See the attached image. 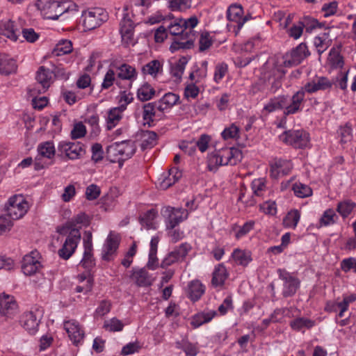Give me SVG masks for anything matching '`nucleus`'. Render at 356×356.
Returning <instances> with one entry per match:
<instances>
[{
  "label": "nucleus",
  "mask_w": 356,
  "mask_h": 356,
  "mask_svg": "<svg viewBox=\"0 0 356 356\" xmlns=\"http://www.w3.org/2000/svg\"><path fill=\"white\" fill-rule=\"evenodd\" d=\"M40 257L38 251H32L26 254L22 260V270L24 275L31 276L40 270L42 267Z\"/></svg>",
  "instance_id": "6ab92c4d"
},
{
  "label": "nucleus",
  "mask_w": 356,
  "mask_h": 356,
  "mask_svg": "<svg viewBox=\"0 0 356 356\" xmlns=\"http://www.w3.org/2000/svg\"><path fill=\"white\" fill-rule=\"evenodd\" d=\"M120 238L118 234L110 232L106 238L102 250V259L104 261H111L117 252Z\"/></svg>",
  "instance_id": "f3484780"
},
{
  "label": "nucleus",
  "mask_w": 356,
  "mask_h": 356,
  "mask_svg": "<svg viewBox=\"0 0 356 356\" xmlns=\"http://www.w3.org/2000/svg\"><path fill=\"white\" fill-rule=\"evenodd\" d=\"M356 209V203L350 200L339 202L337 206V211L343 218H348Z\"/></svg>",
  "instance_id": "c03bdc74"
},
{
  "label": "nucleus",
  "mask_w": 356,
  "mask_h": 356,
  "mask_svg": "<svg viewBox=\"0 0 356 356\" xmlns=\"http://www.w3.org/2000/svg\"><path fill=\"white\" fill-rule=\"evenodd\" d=\"M338 217L335 213V211L332 209H326L321 217L319 219L318 227H327L334 225Z\"/></svg>",
  "instance_id": "09e8293b"
},
{
  "label": "nucleus",
  "mask_w": 356,
  "mask_h": 356,
  "mask_svg": "<svg viewBox=\"0 0 356 356\" xmlns=\"http://www.w3.org/2000/svg\"><path fill=\"white\" fill-rule=\"evenodd\" d=\"M158 217L157 211L152 209L140 216V222L147 229H156L159 227Z\"/></svg>",
  "instance_id": "473e14b6"
},
{
  "label": "nucleus",
  "mask_w": 356,
  "mask_h": 356,
  "mask_svg": "<svg viewBox=\"0 0 356 356\" xmlns=\"http://www.w3.org/2000/svg\"><path fill=\"white\" fill-rule=\"evenodd\" d=\"M134 29V23L132 20V14L128 13L127 9L125 8L123 10L122 18L120 23V33L122 42L126 46L134 45L135 43Z\"/></svg>",
  "instance_id": "1a4fd4ad"
},
{
  "label": "nucleus",
  "mask_w": 356,
  "mask_h": 356,
  "mask_svg": "<svg viewBox=\"0 0 356 356\" xmlns=\"http://www.w3.org/2000/svg\"><path fill=\"white\" fill-rule=\"evenodd\" d=\"M136 145L131 140H123L114 143L107 147L108 159L112 163H118L122 165L123 162L130 159L136 152Z\"/></svg>",
  "instance_id": "7ed1b4c3"
},
{
  "label": "nucleus",
  "mask_w": 356,
  "mask_h": 356,
  "mask_svg": "<svg viewBox=\"0 0 356 356\" xmlns=\"http://www.w3.org/2000/svg\"><path fill=\"white\" fill-rule=\"evenodd\" d=\"M155 90L152 86L147 83L143 84L137 91V96L141 101H147L153 97Z\"/></svg>",
  "instance_id": "4d7b16f0"
},
{
  "label": "nucleus",
  "mask_w": 356,
  "mask_h": 356,
  "mask_svg": "<svg viewBox=\"0 0 356 356\" xmlns=\"http://www.w3.org/2000/svg\"><path fill=\"white\" fill-rule=\"evenodd\" d=\"M241 129L236 124H231L225 127L221 133V136L225 140H234L240 144Z\"/></svg>",
  "instance_id": "37998d69"
},
{
  "label": "nucleus",
  "mask_w": 356,
  "mask_h": 356,
  "mask_svg": "<svg viewBox=\"0 0 356 356\" xmlns=\"http://www.w3.org/2000/svg\"><path fill=\"white\" fill-rule=\"evenodd\" d=\"M309 55L307 46L300 43L283 56V63L286 67L298 65Z\"/></svg>",
  "instance_id": "9b49d317"
},
{
  "label": "nucleus",
  "mask_w": 356,
  "mask_h": 356,
  "mask_svg": "<svg viewBox=\"0 0 356 356\" xmlns=\"http://www.w3.org/2000/svg\"><path fill=\"white\" fill-rule=\"evenodd\" d=\"M232 257L236 264L243 266H247L252 261L250 252L241 249H235L232 254Z\"/></svg>",
  "instance_id": "a18cd8bd"
},
{
  "label": "nucleus",
  "mask_w": 356,
  "mask_h": 356,
  "mask_svg": "<svg viewBox=\"0 0 356 356\" xmlns=\"http://www.w3.org/2000/svg\"><path fill=\"white\" fill-rule=\"evenodd\" d=\"M124 325L117 318H112L104 323V327L110 332H120L123 330Z\"/></svg>",
  "instance_id": "0e129e2a"
},
{
  "label": "nucleus",
  "mask_w": 356,
  "mask_h": 356,
  "mask_svg": "<svg viewBox=\"0 0 356 356\" xmlns=\"http://www.w3.org/2000/svg\"><path fill=\"white\" fill-rule=\"evenodd\" d=\"M163 60H152L142 67V74L144 76H149L152 79H156L163 74Z\"/></svg>",
  "instance_id": "bb28decb"
},
{
  "label": "nucleus",
  "mask_w": 356,
  "mask_h": 356,
  "mask_svg": "<svg viewBox=\"0 0 356 356\" xmlns=\"http://www.w3.org/2000/svg\"><path fill=\"white\" fill-rule=\"evenodd\" d=\"M251 188L254 195L258 197L263 196L266 191V180L263 178L254 179L251 184Z\"/></svg>",
  "instance_id": "052dcab7"
},
{
  "label": "nucleus",
  "mask_w": 356,
  "mask_h": 356,
  "mask_svg": "<svg viewBox=\"0 0 356 356\" xmlns=\"http://www.w3.org/2000/svg\"><path fill=\"white\" fill-rule=\"evenodd\" d=\"M131 279L139 286L151 285L152 279L145 268H133Z\"/></svg>",
  "instance_id": "72a5a7b5"
},
{
  "label": "nucleus",
  "mask_w": 356,
  "mask_h": 356,
  "mask_svg": "<svg viewBox=\"0 0 356 356\" xmlns=\"http://www.w3.org/2000/svg\"><path fill=\"white\" fill-rule=\"evenodd\" d=\"M242 159V154L236 148L225 147L215 150L208 155L207 167L210 171H216L222 165L237 164Z\"/></svg>",
  "instance_id": "f03ea898"
},
{
  "label": "nucleus",
  "mask_w": 356,
  "mask_h": 356,
  "mask_svg": "<svg viewBox=\"0 0 356 356\" xmlns=\"http://www.w3.org/2000/svg\"><path fill=\"white\" fill-rule=\"evenodd\" d=\"M338 9V3L336 1H333L328 3H325L322 6L321 13L324 17H329L334 15Z\"/></svg>",
  "instance_id": "774afa93"
},
{
  "label": "nucleus",
  "mask_w": 356,
  "mask_h": 356,
  "mask_svg": "<svg viewBox=\"0 0 356 356\" xmlns=\"http://www.w3.org/2000/svg\"><path fill=\"white\" fill-rule=\"evenodd\" d=\"M17 312V305L13 296L3 295L0 296V313L6 316L11 317Z\"/></svg>",
  "instance_id": "c756f323"
},
{
  "label": "nucleus",
  "mask_w": 356,
  "mask_h": 356,
  "mask_svg": "<svg viewBox=\"0 0 356 356\" xmlns=\"http://www.w3.org/2000/svg\"><path fill=\"white\" fill-rule=\"evenodd\" d=\"M284 101L285 96H277L272 98L265 104L264 110L267 113H272L280 109L284 111Z\"/></svg>",
  "instance_id": "de8ad7c7"
},
{
  "label": "nucleus",
  "mask_w": 356,
  "mask_h": 356,
  "mask_svg": "<svg viewBox=\"0 0 356 356\" xmlns=\"http://www.w3.org/2000/svg\"><path fill=\"white\" fill-rule=\"evenodd\" d=\"M116 81V72L114 65H111L104 74L103 81L102 83V89H108Z\"/></svg>",
  "instance_id": "bf43d9fd"
},
{
  "label": "nucleus",
  "mask_w": 356,
  "mask_h": 356,
  "mask_svg": "<svg viewBox=\"0 0 356 356\" xmlns=\"http://www.w3.org/2000/svg\"><path fill=\"white\" fill-rule=\"evenodd\" d=\"M0 35H4L13 41H16L20 35V31L13 21L6 18L0 21Z\"/></svg>",
  "instance_id": "a878e982"
},
{
  "label": "nucleus",
  "mask_w": 356,
  "mask_h": 356,
  "mask_svg": "<svg viewBox=\"0 0 356 356\" xmlns=\"http://www.w3.org/2000/svg\"><path fill=\"white\" fill-rule=\"evenodd\" d=\"M205 292V286L197 280H192L188 285V295L189 298L195 302L198 300Z\"/></svg>",
  "instance_id": "58836bf2"
},
{
  "label": "nucleus",
  "mask_w": 356,
  "mask_h": 356,
  "mask_svg": "<svg viewBox=\"0 0 356 356\" xmlns=\"http://www.w3.org/2000/svg\"><path fill=\"white\" fill-rule=\"evenodd\" d=\"M270 166V176L275 179L288 175L293 168V165L290 161L281 159L272 161Z\"/></svg>",
  "instance_id": "393cba45"
},
{
  "label": "nucleus",
  "mask_w": 356,
  "mask_h": 356,
  "mask_svg": "<svg viewBox=\"0 0 356 356\" xmlns=\"http://www.w3.org/2000/svg\"><path fill=\"white\" fill-rule=\"evenodd\" d=\"M334 83V80L325 76H316L302 87L305 92L314 93L318 90H330Z\"/></svg>",
  "instance_id": "412c9836"
},
{
  "label": "nucleus",
  "mask_w": 356,
  "mask_h": 356,
  "mask_svg": "<svg viewBox=\"0 0 356 356\" xmlns=\"http://www.w3.org/2000/svg\"><path fill=\"white\" fill-rule=\"evenodd\" d=\"M72 50V43L70 40H61L54 48L52 55L54 56H60L71 53Z\"/></svg>",
  "instance_id": "49530a36"
},
{
  "label": "nucleus",
  "mask_w": 356,
  "mask_h": 356,
  "mask_svg": "<svg viewBox=\"0 0 356 356\" xmlns=\"http://www.w3.org/2000/svg\"><path fill=\"white\" fill-rule=\"evenodd\" d=\"M29 202L22 195L11 196L6 204L7 215L13 220L23 218L29 209Z\"/></svg>",
  "instance_id": "20e7f679"
},
{
  "label": "nucleus",
  "mask_w": 356,
  "mask_h": 356,
  "mask_svg": "<svg viewBox=\"0 0 356 356\" xmlns=\"http://www.w3.org/2000/svg\"><path fill=\"white\" fill-rule=\"evenodd\" d=\"M85 122L90 127V136L96 138L101 132L99 126V118L96 113L92 114L86 118Z\"/></svg>",
  "instance_id": "8fccbe9b"
},
{
  "label": "nucleus",
  "mask_w": 356,
  "mask_h": 356,
  "mask_svg": "<svg viewBox=\"0 0 356 356\" xmlns=\"http://www.w3.org/2000/svg\"><path fill=\"white\" fill-rule=\"evenodd\" d=\"M229 273L225 266L220 264L215 267L211 280L212 285L217 287H222L227 279Z\"/></svg>",
  "instance_id": "4c0bfd02"
},
{
  "label": "nucleus",
  "mask_w": 356,
  "mask_h": 356,
  "mask_svg": "<svg viewBox=\"0 0 356 356\" xmlns=\"http://www.w3.org/2000/svg\"><path fill=\"white\" fill-rule=\"evenodd\" d=\"M18 65L17 60L13 57L6 54H0V74L3 76L15 74Z\"/></svg>",
  "instance_id": "cd10ccee"
},
{
  "label": "nucleus",
  "mask_w": 356,
  "mask_h": 356,
  "mask_svg": "<svg viewBox=\"0 0 356 356\" xmlns=\"http://www.w3.org/2000/svg\"><path fill=\"white\" fill-rule=\"evenodd\" d=\"M228 72V65L225 63H219L216 65L213 81L216 83H219L225 77Z\"/></svg>",
  "instance_id": "69168bd1"
},
{
  "label": "nucleus",
  "mask_w": 356,
  "mask_h": 356,
  "mask_svg": "<svg viewBox=\"0 0 356 356\" xmlns=\"http://www.w3.org/2000/svg\"><path fill=\"white\" fill-rule=\"evenodd\" d=\"M125 106L122 105L109 108L105 115V127L106 129L111 130L119 124L123 118Z\"/></svg>",
  "instance_id": "b1692460"
},
{
  "label": "nucleus",
  "mask_w": 356,
  "mask_h": 356,
  "mask_svg": "<svg viewBox=\"0 0 356 356\" xmlns=\"http://www.w3.org/2000/svg\"><path fill=\"white\" fill-rule=\"evenodd\" d=\"M179 101V96L173 92L165 93L156 102V107L160 111H168Z\"/></svg>",
  "instance_id": "7c9ffc66"
},
{
  "label": "nucleus",
  "mask_w": 356,
  "mask_h": 356,
  "mask_svg": "<svg viewBox=\"0 0 356 356\" xmlns=\"http://www.w3.org/2000/svg\"><path fill=\"white\" fill-rule=\"evenodd\" d=\"M30 97H32V104L35 108L42 109L48 103V99L46 97H37V94L39 93L38 89L36 88H30L29 90Z\"/></svg>",
  "instance_id": "5fc2aeb1"
},
{
  "label": "nucleus",
  "mask_w": 356,
  "mask_h": 356,
  "mask_svg": "<svg viewBox=\"0 0 356 356\" xmlns=\"http://www.w3.org/2000/svg\"><path fill=\"white\" fill-rule=\"evenodd\" d=\"M108 15L100 8L86 10L82 14L83 26L85 30H92L107 20Z\"/></svg>",
  "instance_id": "6e6552de"
},
{
  "label": "nucleus",
  "mask_w": 356,
  "mask_h": 356,
  "mask_svg": "<svg viewBox=\"0 0 356 356\" xmlns=\"http://www.w3.org/2000/svg\"><path fill=\"white\" fill-rule=\"evenodd\" d=\"M277 273L280 279L283 282V296L284 297L293 296L300 287L299 279L286 270L279 269Z\"/></svg>",
  "instance_id": "f8f14e48"
},
{
  "label": "nucleus",
  "mask_w": 356,
  "mask_h": 356,
  "mask_svg": "<svg viewBox=\"0 0 356 356\" xmlns=\"http://www.w3.org/2000/svg\"><path fill=\"white\" fill-rule=\"evenodd\" d=\"M42 314L39 309L24 313L20 319L21 325L30 334H35L39 327Z\"/></svg>",
  "instance_id": "4468645a"
},
{
  "label": "nucleus",
  "mask_w": 356,
  "mask_h": 356,
  "mask_svg": "<svg viewBox=\"0 0 356 356\" xmlns=\"http://www.w3.org/2000/svg\"><path fill=\"white\" fill-rule=\"evenodd\" d=\"M227 17L229 22L236 24L238 29H241L250 18L248 15H244L243 7L239 4H233L228 8Z\"/></svg>",
  "instance_id": "4be33fe9"
},
{
  "label": "nucleus",
  "mask_w": 356,
  "mask_h": 356,
  "mask_svg": "<svg viewBox=\"0 0 356 356\" xmlns=\"http://www.w3.org/2000/svg\"><path fill=\"white\" fill-rule=\"evenodd\" d=\"M305 96V92L302 88L296 92L290 98L285 96L284 115H289L301 111Z\"/></svg>",
  "instance_id": "2eb2a0df"
},
{
  "label": "nucleus",
  "mask_w": 356,
  "mask_h": 356,
  "mask_svg": "<svg viewBox=\"0 0 356 356\" xmlns=\"http://www.w3.org/2000/svg\"><path fill=\"white\" fill-rule=\"evenodd\" d=\"M176 346L177 348L183 350L187 356H195L199 351L196 344L188 342V341L177 342Z\"/></svg>",
  "instance_id": "13d9d810"
},
{
  "label": "nucleus",
  "mask_w": 356,
  "mask_h": 356,
  "mask_svg": "<svg viewBox=\"0 0 356 356\" xmlns=\"http://www.w3.org/2000/svg\"><path fill=\"white\" fill-rule=\"evenodd\" d=\"M78 285L75 291L77 293H87L92 289L93 279L89 273H83L77 276Z\"/></svg>",
  "instance_id": "ea45409f"
},
{
  "label": "nucleus",
  "mask_w": 356,
  "mask_h": 356,
  "mask_svg": "<svg viewBox=\"0 0 356 356\" xmlns=\"http://www.w3.org/2000/svg\"><path fill=\"white\" fill-rule=\"evenodd\" d=\"M280 139L286 145L296 149H304L309 145V133L303 129H291L284 131L280 136Z\"/></svg>",
  "instance_id": "423d86ee"
},
{
  "label": "nucleus",
  "mask_w": 356,
  "mask_h": 356,
  "mask_svg": "<svg viewBox=\"0 0 356 356\" xmlns=\"http://www.w3.org/2000/svg\"><path fill=\"white\" fill-rule=\"evenodd\" d=\"M197 84L195 82H192L186 86L184 93L185 98L187 99H195L198 96L200 88Z\"/></svg>",
  "instance_id": "338daca9"
},
{
  "label": "nucleus",
  "mask_w": 356,
  "mask_h": 356,
  "mask_svg": "<svg viewBox=\"0 0 356 356\" xmlns=\"http://www.w3.org/2000/svg\"><path fill=\"white\" fill-rule=\"evenodd\" d=\"M62 248L58 250L59 257L63 259H68L75 252L77 245L81 240L80 232L73 230L69 232Z\"/></svg>",
  "instance_id": "ddd939ff"
},
{
  "label": "nucleus",
  "mask_w": 356,
  "mask_h": 356,
  "mask_svg": "<svg viewBox=\"0 0 356 356\" xmlns=\"http://www.w3.org/2000/svg\"><path fill=\"white\" fill-rule=\"evenodd\" d=\"M90 218L89 216L83 212H80L72 217L64 225L57 227V232L62 235H66L69 232L77 230L90 225Z\"/></svg>",
  "instance_id": "9d476101"
},
{
  "label": "nucleus",
  "mask_w": 356,
  "mask_h": 356,
  "mask_svg": "<svg viewBox=\"0 0 356 356\" xmlns=\"http://www.w3.org/2000/svg\"><path fill=\"white\" fill-rule=\"evenodd\" d=\"M53 72L44 66L39 67L36 72L35 79L38 84L33 88L38 89L40 93L44 92L49 88L53 81Z\"/></svg>",
  "instance_id": "5701e85b"
},
{
  "label": "nucleus",
  "mask_w": 356,
  "mask_h": 356,
  "mask_svg": "<svg viewBox=\"0 0 356 356\" xmlns=\"http://www.w3.org/2000/svg\"><path fill=\"white\" fill-rule=\"evenodd\" d=\"M290 325L293 330L299 331L303 328L312 327L314 325V321L306 318H298L291 321Z\"/></svg>",
  "instance_id": "680f3d73"
},
{
  "label": "nucleus",
  "mask_w": 356,
  "mask_h": 356,
  "mask_svg": "<svg viewBox=\"0 0 356 356\" xmlns=\"http://www.w3.org/2000/svg\"><path fill=\"white\" fill-rule=\"evenodd\" d=\"M56 149L53 142L45 141L38 144L37 147V155L34 159V168L40 170L48 167L54 158Z\"/></svg>",
  "instance_id": "39448f33"
},
{
  "label": "nucleus",
  "mask_w": 356,
  "mask_h": 356,
  "mask_svg": "<svg viewBox=\"0 0 356 356\" xmlns=\"http://www.w3.org/2000/svg\"><path fill=\"white\" fill-rule=\"evenodd\" d=\"M217 315L214 310L197 313L191 318L190 323L193 328H197L203 324L209 323Z\"/></svg>",
  "instance_id": "f704fd0d"
},
{
  "label": "nucleus",
  "mask_w": 356,
  "mask_h": 356,
  "mask_svg": "<svg viewBox=\"0 0 356 356\" xmlns=\"http://www.w3.org/2000/svg\"><path fill=\"white\" fill-rule=\"evenodd\" d=\"M63 328L73 344L77 346L83 341L84 331L79 322L75 320L65 321Z\"/></svg>",
  "instance_id": "aec40b11"
},
{
  "label": "nucleus",
  "mask_w": 356,
  "mask_h": 356,
  "mask_svg": "<svg viewBox=\"0 0 356 356\" xmlns=\"http://www.w3.org/2000/svg\"><path fill=\"white\" fill-rule=\"evenodd\" d=\"M188 63V58L186 56H181L174 63L171 64L170 73L175 81L179 82L181 80Z\"/></svg>",
  "instance_id": "c9c22d12"
},
{
  "label": "nucleus",
  "mask_w": 356,
  "mask_h": 356,
  "mask_svg": "<svg viewBox=\"0 0 356 356\" xmlns=\"http://www.w3.org/2000/svg\"><path fill=\"white\" fill-rule=\"evenodd\" d=\"M115 70L118 75V77L122 80H127L130 82H133L137 79L138 73L134 67L128 64L124 63L120 66H115Z\"/></svg>",
  "instance_id": "2f4dec72"
},
{
  "label": "nucleus",
  "mask_w": 356,
  "mask_h": 356,
  "mask_svg": "<svg viewBox=\"0 0 356 356\" xmlns=\"http://www.w3.org/2000/svg\"><path fill=\"white\" fill-rule=\"evenodd\" d=\"M300 213L297 209L288 212L283 220V225L285 227L295 229L300 220Z\"/></svg>",
  "instance_id": "603ef678"
},
{
  "label": "nucleus",
  "mask_w": 356,
  "mask_h": 356,
  "mask_svg": "<svg viewBox=\"0 0 356 356\" xmlns=\"http://www.w3.org/2000/svg\"><path fill=\"white\" fill-rule=\"evenodd\" d=\"M181 176V172L177 168H171L167 173H163L159 178V188L162 190H166L177 182Z\"/></svg>",
  "instance_id": "c85d7f7f"
},
{
  "label": "nucleus",
  "mask_w": 356,
  "mask_h": 356,
  "mask_svg": "<svg viewBox=\"0 0 356 356\" xmlns=\"http://www.w3.org/2000/svg\"><path fill=\"white\" fill-rule=\"evenodd\" d=\"M191 246L187 243H181L169 252L162 261L161 267L166 268L177 262L182 261L191 250Z\"/></svg>",
  "instance_id": "a211bd4d"
},
{
  "label": "nucleus",
  "mask_w": 356,
  "mask_h": 356,
  "mask_svg": "<svg viewBox=\"0 0 356 356\" xmlns=\"http://www.w3.org/2000/svg\"><path fill=\"white\" fill-rule=\"evenodd\" d=\"M208 72V62L203 60L200 63V66L193 71L190 75V79L195 82V83L200 84L207 77Z\"/></svg>",
  "instance_id": "79ce46f5"
},
{
  "label": "nucleus",
  "mask_w": 356,
  "mask_h": 356,
  "mask_svg": "<svg viewBox=\"0 0 356 356\" xmlns=\"http://www.w3.org/2000/svg\"><path fill=\"white\" fill-rule=\"evenodd\" d=\"M264 77L268 76V83H263L261 81L253 86L252 90L255 93L258 91L268 90L275 93L282 86V79L285 72L282 65H278L277 58L272 57L268 59L261 68Z\"/></svg>",
  "instance_id": "f257e3e1"
},
{
  "label": "nucleus",
  "mask_w": 356,
  "mask_h": 356,
  "mask_svg": "<svg viewBox=\"0 0 356 356\" xmlns=\"http://www.w3.org/2000/svg\"><path fill=\"white\" fill-rule=\"evenodd\" d=\"M157 143V135L155 132L147 131L143 133L141 137V148L149 149L156 145Z\"/></svg>",
  "instance_id": "864d4df0"
},
{
  "label": "nucleus",
  "mask_w": 356,
  "mask_h": 356,
  "mask_svg": "<svg viewBox=\"0 0 356 356\" xmlns=\"http://www.w3.org/2000/svg\"><path fill=\"white\" fill-rule=\"evenodd\" d=\"M293 191L296 196L300 198L310 197L312 195V189L307 184L296 182L293 185Z\"/></svg>",
  "instance_id": "6e6d98bb"
},
{
  "label": "nucleus",
  "mask_w": 356,
  "mask_h": 356,
  "mask_svg": "<svg viewBox=\"0 0 356 356\" xmlns=\"http://www.w3.org/2000/svg\"><path fill=\"white\" fill-rule=\"evenodd\" d=\"M56 2V0H38L36 6L44 18L53 19Z\"/></svg>",
  "instance_id": "e433bc0d"
},
{
  "label": "nucleus",
  "mask_w": 356,
  "mask_h": 356,
  "mask_svg": "<svg viewBox=\"0 0 356 356\" xmlns=\"http://www.w3.org/2000/svg\"><path fill=\"white\" fill-rule=\"evenodd\" d=\"M168 8L173 12H184L192 6V0H169Z\"/></svg>",
  "instance_id": "3c124183"
},
{
  "label": "nucleus",
  "mask_w": 356,
  "mask_h": 356,
  "mask_svg": "<svg viewBox=\"0 0 356 356\" xmlns=\"http://www.w3.org/2000/svg\"><path fill=\"white\" fill-rule=\"evenodd\" d=\"M87 133L86 127L82 122H77L73 124L70 132V137L73 140L83 138Z\"/></svg>",
  "instance_id": "e2e57ef3"
},
{
  "label": "nucleus",
  "mask_w": 356,
  "mask_h": 356,
  "mask_svg": "<svg viewBox=\"0 0 356 356\" xmlns=\"http://www.w3.org/2000/svg\"><path fill=\"white\" fill-rule=\"evenodd\" d=\"M161 213L164 218L166 229H172L180 222L187 219L188 213L186 209L175 208L170 206L163 207Z\"/></svg>",
  "instance_id": "0eeeda50"
},
{
  "label": "nucleus",
  "mask_w": 356,
  "mask_h": 356,
  "mask_svg": "<svg viewBox=\"0 0 356 356\" xmlns=\"http://www.w3.org/2000/svg\"><path fill=\"white\" fill-rule=\"evenodd\" d=\"M314 45L319 55L325 51L331 45L329 33H323L314 38Z\"/></svg>",
  "instance_id": "a19ab883"
},
{
  "label": "nucleus",
  "mask_w": 356,
  "mask_h": 356,
  "mask_svg": "<svg viewBox=\"0 0 356 356\" xmlns=\"http://www.w3.org/2000/svg\"><path fill=\"white\" fill-rule=\"evenodd\" d=\"M58 149L71 160L80 159L85 154L84 146L81 143L62 141L59 143Z\"/></svg>",
  "instance_id": "dca6fc26"
}]
</instances>
